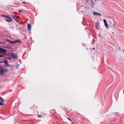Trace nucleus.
Instances as JSON below:
<instances>
[{"mask_svg": "<svg viewBox=\"0 0 124 124\" xmlns=\"http://www.w3.org/2000/svg\"><path fill=\"white\" fill-rule=\"evenodd\" d=\"M1 66L2 67L1 68H0L1 69H0V72H1V74L3 75L4 73L7 72L8 71V70L5 68H3V67Z\"/></svg>", "mask_w": 124, "mask_h": 124, "instance_id": "1", "label": "nucleus"}, {"mask_svg": "<svg viewBox=\"0 0 124 124\" xmlns=\"http://www.w3.org/2000/svg\"><path fill=\"white\" fill-rule=\"evenodd\" d=\"M2 53V54H4L6 53V50L0 47V53Z\"/></svg>", "mask_w": 124, "mask_h": 124, "instance_id": "2", "label": "nucleus"}, {"mask_svg": "<svg viewBox=\"0 0 124 124\" xmlns=\"http://www.w3.org/2000/svg\"><path fill=\"white\" fill-rule=\"evenodd\" d=\"M11 56L12 58L14 59H16L18 57L17 54L14 53H12L11 55Z\"/></svg>", "mask_w": 124, "mask_h": 124, "instance_id": "3", "label": "nucleus"}, {"mask_svg": "<svg viewBox=\"0 0 124 124\" xmlns=\"http://www.w3.org/2000/svg\"><path fill=\"white\" fill-rule=\"evenodd\" d=\"M7 18V19L4 18V19L7 22H10L12 20V18L9 16H8Z\"/></svg>", "mask_w": 124, "mask_h": 124, "instance_id": "4", "label": "nucleus"}, {"mask_svg": "<svg viewBox=\"0 0 124 124\" xmlns=\"http://www.w3.org/2000/svg\"><path fill=\"white\" fill-rule=\"evenodd\" d=\"M11 16L17 22H18V21L16 19V18H17L18 17V16L13 14H11Z\"/></svg>", "mask_w": 124, "mask_h": 124, "instance_id": "5", "label": "nucleus"}, {"mask_svg": "<svg viewBox=\"0 0 124 124\" xmlns=\"http://www.w3.org/2000/svg\"><path fill=\"white\" fill-rule=\"evenodd\" d=\"M93 14L94 15L101 16V13H97L96 12H93Z\"/></svg>", "mask_w": 124, "mask_h": 124, "instance_id": "6", "label": "nucleus"}, {"mask_svg": "<svg viewBox=\"0 0 124 124\" xmlns=\"http://www.w3.org/2000/svg\"><path fill=\"white\" fill-rule=\"evenodd\" d=\"M103 21L106 27L107 28H108V24L107 23L105 19H104L103 20Z\"/></svg>", "mask_w": 124, "mask_h": 124, "instance_id": "7", "label": "nucleus"}, {"mask_svg": "<svg viewBox=\"0 0 124 124\" xmlns=\"http://www.w3.org/2000/svg\"><path fill=\"white\" fill-rule=\"evenodd\" d=\"M3 62H4L5 63V64L7 66H10V65L8 64V62L6 60H4L3 61Z\"/></svg>", "mask_w": 124, "mask_h": 124, "instance_id": "8", "label": "nucleus"}, {"mask_svg": "<svg viewBox=\"0 0 124 124\" xmlns=\"http://www.w3.org/2000/svg\"><path fill=\"white\" fill-rule=\"evenodd\" d=\"M27 28L29 30H30L31 29V25L30 24H28Z\"/></svg>", "mask_w": 124, "mask_h": 124, "instance_id": "9", "label": "nucleus"}, {"mask_svg": "<svg viewBox=\"0 0 124 124\" xmlns=\"http://www.w3.org/2000/svg\"><path fill=\"white\" fill-rule=\"evenodd\" d=\"M16 42H19L20 43H21L22 42V41L19 40H16Z\"/></svg>", "mask_w": 124, "mask_h": 124, "instance_id": "10", "label": "nucleus"}, {"mask_svg": "<svg viewBox=\"0 0 124 124\" xmlns=\"http://www.w3.org/2000/svg\"><path fill=\"white\" fill-rule=\"evenodd\" d=\"M1 16H3L4 17H5V18H7L8 17V16H6V15H1Z\"/></svg>", "mask_w": 124, "mask_h": 124, "instance_id": "11", "label": "nucleus"}, {"mask_svg": "<svg viewBox=\"0 0 124 124\" xmlns=\"http://www.w3.org/2000/svg\"><path fill=\"white\" fill-rule=\"evenodd\" d=\"M7 41L8 42L12 44V41H11L10 40H9V39Z\"/></svg>", "mask_w": 124, "mask_h": 124, "instance_id": "12", "label": "nucleus"}, {"mask_svg": "<svg viewBox=\"0 0 124 124\" xmlns=\"http://www.w3.org/2000/svg\"><path fill=\"white\" fill-rule=\"evenodd\" d=\"M18 23H19V24H21V23H23L22 22H19L18 21Z\"/></svg>", "mask_w": 124, "mask_h": 124, "instance_id": "13", "label": "nucleus"}, {"mask_svg": "<svg viewBox=\"0 0 124 124\" xmlns=\"http://www.w3.org/2000/svg\"><path fill=\"white\" fill-rule=\"evenodd\" d=\"M4 56L2 54H0V58L1 57H3Z\"/></svg>", "mask_w": 124, "mask_h": 124, "instance_id": "14", "label": "nucleus"}, {"mask_svg": "<svg viewBox=\"0 0 124 124\" xmlns=\"http://www.w3.org/2000/svg\"><path fill=\"white\" fill-rule=\"evenodd\" d=\"M22 3L24 4H26V2L25 1H23L22 2Z\"/></svg>", "mask_w": 124, "mask_h": 124, "instance_id": "15", "label": "nucleus"}, {"mask_svg": "<svg viewBox=\"0 0 124 124\" xmlns=\"http://www.w3.org/2000/svg\"><path fill=\"white\" fill-rule=\"evenodd\" d=\"M16 43V40L15 41H12V44L14 43Z\"/></svg>", "mask_w": 124, "mask_h": 124, "instance_id": "16", "label": "nucleus"}, {"mask_svg": "<svg viewBox=\"0 0 124 124\" xmlns=\"http://www.w3.org/2000/svg\"><path fill=\"white\" fill-rule=\"evenodd\" d=\"M91 6H92V7H93V2L91 3Z\"/></svg>", "mask_w": 124, "mask_h": 124, "instance_id": "17", "label": "nucleus"}, {"mask_svg": "<svg viewBox=\"0 0 124 124\" xmlns=\"http://www.w3.org/2000/svg\"><path fill=\"white\" fill-rule=\"evenodd\" d=\"M8 58L9 60H11V58L10 57H8Z\"/></svg>", "mask_w": 124, "mask_h": 124, "instance_id": "18", "label": "nucleus"}, {"mask_svg": "<svg viewBox=\"0 0 124 124\" xmlns=\"http://www.w3.org/2000/svg\"><path fill=\"white\" fill-rule=\"evenodd\" d=\"M41 116H40V115H38V117H40Z\"/></svg>", "mask_w": 124, "mask_h": 124, "instance_id": "19", "label": "nucleus"}, {"mask_svg": "<svg viewBox=\"0 0 124 124\" xmlns=\"http://www.w3.org/2000/svg\"><path fill=\"white\" fill-rule=\"evenodd\" d=\"M14 28H15V27L14 26H12V27H11V29H14Z\"/></svg>", "mask_w": 124, "mask_h": 124, "instance_id": "20", "label": "nucleus"}, {"mask_svg": "<svg viewBox=\"0 0 124 124\" xmlns=\"http://www.w3.org/2000/svg\"><path fill=\"white\" fill-rule=\"evenodd\" d=\"M19 66V64H17V65L16 67H17V68H18Z\"/></svg>", "mask_w": 124, "mask_h": 124, "instance_id": "21", "label": "nucleus"}, {"mask_svg": "<svg viewBox=\"0 0 124 124\" xmlns=\"http://www.w3.org/2000/svg\"><path fill=\"white\" fill-rule=\"evenodd\" d=\"M18 12L19 13H21L22 11H21L19 10H18Z\"/></svg>", "mask_w": 124, "mask_h": 124, "instance_id": "22", "label": "nucleus"}, {"mask_svg": "<svg viewBox=\"0 0 124 124\" xmlns=\"http://www.w3.org/2000/svg\"><path fill=\"white\" fill-rule=\"evenodd\" d=\"M68 118V119H69V120H70V121H71V120L70 118Z\"/></svg>", "mask_w": 124, "mask_h": 124, "instance_id": "23", "label": "nucleus"}, {"mask_svg": "<svg viewBox=\"0 0 124 124\" xmlns=\"http://www.w3.org/2000/svg\"><path fill=\"white\" fill-rule=\"evenodd\" d=\"M3 62V61L0 62V63H1Z\"/></svg>", "mask_w": 124, "mask_h": 124, "instance_id": "24", "label": "nucleus"}, {"mask_svg": "<svg viewBox=\"0 0 124 124\" xmlns=\"http://www.w3.org/2000/svg\"><path fill=\"white\" fill-rule=\"evenodd\" d=\"M96 26H97V27L96 28V29H97V30H98V28L97 27V25H96Z\"/></svg>", "mask_w": 124, "mask_h": 124, "instance_id": "25", "label": "nucleus"}, {"mask_svg": "<svg viewBox=\"0 0 124 124\" xmlns=\"http://www.w3.org/2000/svg\"><path fill=\"white\" fill-rule=\"evenodd\" d=\"M6 48H8L7 47L4 46Z\"/></svg>", "mask_w": 124, "mask_h": 124, "instance_id": "26", "label": "nucleus"}, {"mask_svg": "<svg viewBox=\"0 0 124 124\" xmlns=\"http://www.w3.org/2000/svg\"><path fill=\"white\" fill-rule=\"evenodd\" d=\"M109 23H110L111 24V22H109Z\"/></svg>", "mask_w": 124, "mask_h": 124, "instance_id": "27", "label": "nucleus"}, {"mask_svg": "<svg viewBox=\"0 0 124 124\" xmlns=\"http://www.w3.org/2000/svg\"><path fill=\"white\" fill-rule=\"evenodd\" d=\"M90 1L92 3L93 2V0H91Z\"/></svg>", "mask_w": 124, "mask_h": 124, "instance_id": "28", "label": "nucleus"}, {"mask_svg": "<svg viewBox=\"0 0 124 124\" xmlns=\"http://www.w3.org/2000/svg\"><path fill=\"white\" fill-rule=\"evenodd\" d=\"M93 50H94V49H95V48H93Z\"/></svg>", "mask_w": 124, "mask_h": 124, "instance_id": "29", "label": "nucleus"}, {"mask_svg": "<svg viewBox=\"0 0 124 124\" xmlns=\"http://www.w3.org/2000/svg\"><path fill=\"white\" fill-rule=\"evenodd\" d=\"M123 51L124 52V50H123Z\"/></svg>", "mask_w": 124, "mask_h": 124, "instance_id": "30", "label": "nucleus"}, {"mask_svg": "<svg viewBox=\"0 0 124 124\" xmlns=\"http://www.w3.org/2000/svg\"><path fill=\"white\" fill-rule=\"evenodd\" d=\"M2 67L0 66V68H1Z\"/></svg>", "mask_w": 124, "mask_h": 124, "instance_id": "31", "label": "nucleus"}, {"mask_svg": "<svg viewBox=\"0 0 124 124\" xmlns=\"http://www.w3.org/2000/svg\"><path fill=\"white\" fill-rule=\"evenodd\" d=\"M72 123L73 124H74V123L73 122H72Z\"/></svg>", "mask_w": 124, "mask_h": 124, "instance_id": "32", "label": "nucleus"}]
</instances>
